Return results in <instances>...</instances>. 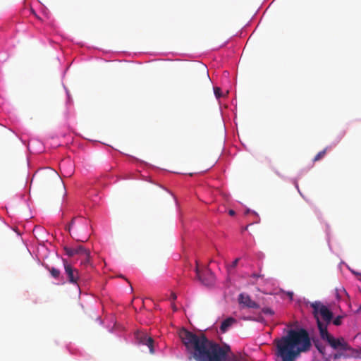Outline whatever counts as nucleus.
<instances>
[{
    "instance_id": "nucleus-1",
    "label": "nucleus",
    "mask_w": 361,
    "mask_h": 361,
    "mask_svg": "<svg viewBox=\"0 0 361 361\" xmlns=\"http://www.w3.org/2000/svg\"><path fill=\"white\" fill-rule=\"evenodd\" d=\"M179 337L195 361H247L249 359L245 353L232 352L230 345H221L204 334H196L183 329L179 331Z\"/></svg>"
},
{
    "instance_id": "nucleus-2",
    "label": "nucleus",
    "mask_w": 361,
    "mask_h": 361,
    "mask_svg": "<svg viewBox=\"0 0 361 361\" xmlns=\"http://www.w3.org/2000/svg\"><path fill=\"white\" fill-rule=\"evenodd\" d=\"M274 354L281 361H294L312 347L308 332L305 329H290L287 334L274 341Z\"/></svg>"
},
{
    "instance_id": "nucleus-3",
    "label": "nucleus",
    "mask_w": 361,
    "mask_h": 361,
    "mask_svg": "<svg viewBox=\"0 0 361 361\" xmlns=\"http://www.w3.org/2000/svg\"><path fill=\"white\" fill-rule=\"evenodd\" d=\"M56 182L62 183L61 178L56 170L49 167L37 170L31 180L42 189H50Z\"/></svg>"
},
{
    "instance_id": "nucleus-4",
    "label": "nucleus",
    "mask_w": 361,
    "mask_h": 361,
    "mask_svg": "<svg viewBox=\"0 0 361 361\" xmlns=\"http://www.w3.org/2000/svg\"><path fill=\"white\" fill-rule=\"evenodd\" d=\"M317 326L321 338L326 341L334 349L346 350L349 348L348 343L345 342L343 338H335L329 334L326 324L317 319Z\"/></svg>"
},
{
    "instance_id": "nucleus-5",
    "label": "nucleus",
    "mask_w": 361,
    "mask_h": 361,
    "mask_svg": "<svg viewBox=\"0 0 361 361\" xmlns=\"http://www.w3.org/2000/svg\"><path fill=\"white\" fill-rule=\"evenodd\" d=\"M311 307L313 309V313L317 318V320H319L317 314H320L322 319L327 324L331 322L333 317V314L325 305H322L319 302H315L311 304Z\"/></svg>"
},
{
    "instance_id": "nucleus-6",
    "label": "nucleus",
    "mask_w": 361,
    "mask_h": 361,
    "mask_svg": "<svg viewBox=\"0 0 361 361\" xmlns=\"http://www.w3.org/2000/svg\"><path fill=\"white\" fill-rule=\"evenodd\" d=\"M135 339L138 344L145 345L148 348L151 354L154 353V340L152 337L144 332H137L135 334Z\"/></svg>"
},
{
    "instance_id": "nucleus-7",
    "label": "nucleus",
    "mask_w": 361,
    "mask_h": 361,
    "mask_svg": "<svg viewBox=\"0 0 361 361\" xmlns=\"http://www.w3.org/2000/svg\"><path fill=\"white\" fill-rule=\"evenodd\" d=\"M196 275L199 280L207 286H212L215 282V276L209 269L201 272L197 267Z\"/></svg>"
},
{
    "instance_id": "nucleus-8",
    "label": "nucleus",
    "mask_w": 361,
    "mask_h": 361,
    "mask_svg": "<svg viewBox=\"0 0 361 361\" xmlns=\"http://www.w3.org/2000/svg\"><path fill=\"white\" fill-rule=\"evenodd\" d=\"M238 302L242 308L259 309L260 306L252 300L248 294L242 293L238 297Z\"/></svg>"
},
{
    "instance_id": "nucleus-9",
    "label": "nucleus",
    "mask_w": 361,
    "mask_h": 361,
    "mask_svg": "<svg viewBox=\"0 0 361 361\" xmlns=\"http://www.w3.org/2000/svg\"><path fill=\"white\" fill-rule=\"evenodd\" d=\"M63 265L68 282L73 284L77 283L79 280L78 271L65 259H63Z\"/></svg>"
},
{
    "instance_id": "nucleus-10",
    "label": "nucleus",
    "mask_w": 361,
    "mask_h": 361,
    "mask_svg": "<svg viewBox=\"0 0 361 361\" xmlns=\"http://www.w3.org/2000/svg\"><path fill=\"white\" fill-rule=\"evenodd\" d=\"M66 255L68 257H73L79 255L80 257H85L88 258V250L82 245H78L76 247H64Z\"/></svg>"
},
{
    "instance_id": "nucleus-11",
    "label": "nucleus",
    "mask_w": 361,
    "mask_h": 361,
    "mask_svg": "<svg viewBox=\"0 0 361 361\" xmlns=\"http://www.w3.org/2000/svg\"><path fill=\"white\" fill-rule=\"evenodd\" d=\"M235 323V319L233 317H228L221 322V324L220 326V331H221V333H225L233 324Z\"/></svg>"
},
{
    "instance_id": "nucleus-12",
    "label": "nucleus",
    "mask_w": 361,
    "mask_h": 361,
    "mask_svg": "<svg viewBox=\"0 0 361 361\" xmlns=\"http://www.w3.org/2000/svg\"><path fill=\"white\" fill-rule=\"evenodd\" d=\"M328 147H326L322 151L319 152L313 159V162L318 161L323 159L326 154Z\"/></svg>"
},
{
    "instance_id": "nucleus-13",
    "label": "nucleus",
    "mask_w": 361,
    "mask_h": 361,
    "mask_svg": "<svg viewBox=\"0 0 361 361\" xmlns=\"http://www.w3.org/2000/svg\"><path fill=\"white\" fill-rule=\"evenodd\" d=\"M47 269L49 271V272L53 278H54V279L59 278L61 273L58 269H56L55 267H51V268L47 267Z\"/></svg>"
},
{
    "instance_id": "nucleus-14",
    "label": "nucleus",
    "mask_w": 361,
    "mask_h": 361,
    "mask_svg": "<svg viewBox=\"0 0 361 361\" xmlns=\"http://www.w3.org/2000/svg\"><path fill=\"white\" fill-rule=\"evenodd\" d=\"M76 220H81L82 221H84L85 224H86V220L83 219L82 218H78V217H75L73 218L71 221L70 222V224H68V230L70 231H71V228L73 227L74 223L75 222Z\"/></svg>"
},
{
    "instance_id": "nucleus-15",
    "label": "nucleus",
    "mask_w": 361,
    "mask_h": 361,
    "mask_svg": "<svg viewBox=\"0 0 361 361\" xmlns=\"http://www.w3.org/2000/svg\"><path fill=\"white\" fill-rule=\"evenodd\" d=\"M214 92L217 99L221 97V90L219 87H216L214 88Z\"/></svg>"
},
{
    "instance_id": "nucleus-16",
    "label": "nucleus",
    "mask_w": 361,
    "mask_h": 361,
    "mask_svg": "<svg viewBox=\"0 0 361 361\" xmlns=\"http://www.w3.org/2000/svg\"><path fill=\"white\" fill-rule=\"evenodd\" d=\"M83 259H82V262L81 263L83 264L84 265H87L90 264V251L88 250V258L87 259L85 257H82Z\"/></svg>"
},
{
    "instance_id": "nucleus-17",
    "label": "nucleus",
    "mask_w": 361,
    "mask_h": 361,
    "mask_svg": "<svg viewBox=\"0 0 361 361\" xmlns=\"http://www.w3.org/2000/svg\"><path fill=\"white\" fill-rule=\"evenodd\" d=\"M262 312L264 313V314H270V315H273L274 314V311L269 308V307H264L262 310Z\"/></svg>"
},
{
    "instance_id": "nucleus-18",
    "label": "nucleus",
    "mask_w": 361,
    "mask_h": 361,
    "mask_svg": "<svg viewBox=\"0 0 361 361\" xmlns=\"http://www.w3.org/2000/svg\"><path fill=\"white\" fill-rule=\"evenodd\" d=\"M342 317L341 316H338L336 317L334 320H333V324L336 326H339L341 325V319H342Z\"/></svg>"
},
{
    "instance_id": "nucleus-19",
    "label": "nucleus",
    "mask_w": 361,
    "mask_h": 361,
    "mask_svg": "<svg viewBox=\"0 0 361 361\" xmlns=\"http://www.w3.org/2000/svg\"><path fill=\"white\" fill-rule=\"evenodd\" d=\"M315 346L321 353H323V350L324 349V347L322 344L315 343Z\"/></svg>"
},
{
    "instance_id": "nucleus-20",
    "label": "nucleus",
    "mask_w": 361,
    "mask_h": 361,
    "mask_svg": "<svg viewBox=\"0 0 361 361\" xmlns=\"http://www.w3.org/2000/svg\"><path fill=\"white\" fill-rule=\"evenodd\" d=\"M176 298H177L176 294L175 293H171V296H170V300L174 301L175 300H176Z\"/></svg>"
},
{
    "instance_id": "nucleus-21",
    "label": "nucleus",
    "mask_w": 361,
    "mask_h": 361,
    "mask_svg": "<svg viewBox=\"0 0 361 361\" xmlns=\"http://www.w3.org/2000/svg\"><path fill=\"white\" fill-rule=\"evenodd\" d=\"M238 261H239V259H238V258L235 259L233 262L231 267H236V265L238 264Z\"/></svg>"
},
{
    "instance_id": "nucleus-22",
    "label": "nucleus",
    "mask_w": 361,
    "mask_h": 361,
    "mask_svg": "<svg viewBox=\"0 0 361 361\" xmlns=\"http://www.w3.org/2000/svg\"><path fill=\"white\" fill-rule=\"evenodd\" d=\"M228 214H229L231 216H234L235 213V211H233V210L231 209V210H229Z\"/></svg>"
},
{
    "instance_id": "nucleus-23",
    "label": "nucleus",
    "mask_w": 361,
    "mask_h": 361,
    "mask_svg": "<svg viewBox=\"0 0 361 361\" xmlns=\"http://www.w3.org/2000/svg\"><path fill=\"white\" fill-rule=\"evenodd\" d=\"M172 307H173L174 311H176L177 310L176 307L173 304H172Z\"/></svg>"
},
{
    "instance_id": "nucleus-24",
    "label": "nucleus",
    "mask_w": 361,
    "mask_h": 361,
    "mask_svg": "<svg viewBox=\"0 0 361 361\" xmlns=\"http://www.w3.org/2000/svg\"><path fill=\"white\" fill-rule=\"evenodd\" d=\"M252 277H253V278H257V277H259V276H258L257 274H253V275H252Z\"/></svg>"
},
{
    "instance_id": "nucleus-25",
    "label": "nucleus",
    "mask_w": 361,
    "mask_h": 361,
    "mask_svg": "<svg viewBox=\"0 0 361 361\" xmlns=\"http://www.w3.org/2000/svg\"><path fill=\"white\" fill-rule=\"evenodd\" d=\"M360 351H361V348H360Z\"/></svg>"
}]
</instances>
